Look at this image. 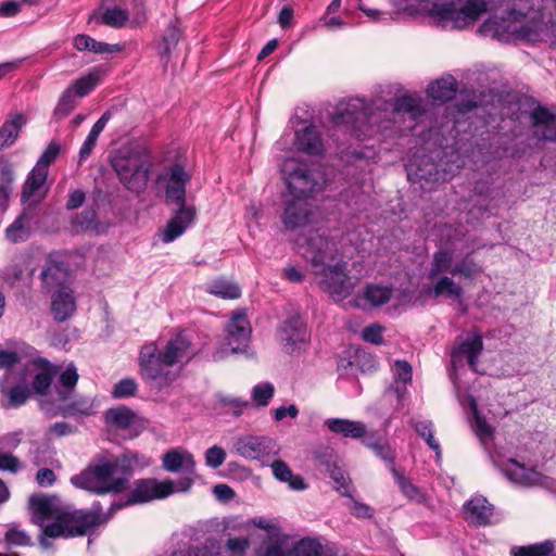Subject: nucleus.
Instances as JSON below:
<instances>
[{
    "instance_id": "obj_18",
    "label": "nucleus",
    "mask_w": 556,
    "mask_h": 556,
    "mask_svg": "<svg viewBox=\"0 0 556 556\" xmlns=\"http://www.w3.org/2000/svg\"><path fill=\"white\" fill-rule=\"evenodd\" d=\"M483 349L482 337L478 333L468 336L464 342L452 351V363L456 367L464 359H467L469 366L476 370L478 357Z\"/></svg>"
},
{
    "instance_id": "obj_10",
    "label": "nucleus",
    "mask_w": 556,
    "mask_h": 556,
    "mask_svg": "<svg viewBox=\"0 0 556 556\" xmlns=\"http://www.w3.org/2000/svg\"><path fill=\"white\" fill-rule=\"evenodd\" d=\"M277 336L281 349L288 354L302 351L309 341L306 323L298 314L290 316L280 324Z\"/></svg>"
},
{
    "instance_id": "obj_50",
    "label": "nucleus",
    "mask_w": 556,
    "mask_h": 556,
    "mask_svg": "<svg viewBox=\"0 0 556 556\" xmlns=\"http://www.w3.org/2000/svg\"><path fill=\"white\" fill-rule=\"evenodd\" d=\"M128 12L118 7L108 8L103 15L102 21L104 24L112 27H123L128 21Z\"/></svg>"
},
{
    "instance_id": "obj_57",
    "label": "nucleus",
    "mask_w": 556,
    "mask_h": 556,
    "mask_svg": "<svg viewBox=\"0 0 556 556\" xmlns=\"http://www.w3.org/2000/svg\"><path fill=\"white\" fill-rule=\"evenodd\" d=\"M42 527V535L48 538L67 536V526H65V514H62L55 522Z\"/></svg>"
},
{
    "instance_id": "obj_2",
    "label": "nucleus",
    "mask_w": 556,
    "mask_h": 556,
    "mask_svg": "<svg viewBox=\"0 0 556 556\" xmlns=\"http://www.w3.org/2000/svg\"><path fill=\"white\" fill-rule=\"evenodd\" d=\"M299 252L309 263L318 285L334 301H342L354 290L355 282L349 276L348 263L337 258V244L320 233H311L296 240Z\"/></svg>"
},
{
    "instance_id": "obj_30",
    "label": "nucleus",
    "mask_w": 556,
    "mask_h": 556,
    "mask_svg": "<svg viewBox=\"0 0 556 556\" xmlns=\"http://www.w3.org/2000/svg\"><path fill=\"white\" fill-rule=\"evenodd\" d=\"M545 30V25L541 20H526L520 15L518 40L528 42H536L542 38Z\"/></svg>"
},
{
    "instance_id": "obj_61",
    "label": "nucleus",
    "mask_w": 556,
    "mask_h": 556,
    "mask_svg": "<svg viewBox=\"0 0 556 556\" xmlns=\"http://www.w3.org/2000/svg\"><path fill=\"white\" fill-rule=\"evenodd\" d=\"M216 546L214 543H211L210 545H204L201 548L195 549H186V551H179L173 553L172 556H222V554L216 551Z\"/></svg>"
},
{
    "instance_id": "obj_34",
    "label": "nucleus",
    "mask_w": 556,
    "mask_h": 556,
    "mask_svg": "<svg viewBox=\"0 0 556 556\" xmlns=\"http://www.w3.org/2000/svg\"><path fill=\"white\" fill-rule=\"evenodd\" d=\"M74 47L79 51H91L98 54L111 53L117 51L115 46H110L104 42H99L87 35H77L74 38Z\"/></svg>"
},
{
    "instance_id": "obj_58",
    "label": "nucleus",
    "mask_w": 556,
    "mask_h": 556,
    "mask_svg": "<svg viewBox=\"0 0 556 556\" xmlns=\"http://www.w3.org/2000/svg\"><path fill=\"white\" fill-rule=\"evenodd\" d=\"M204 458L208 467L216 469L224 464L226 452L220 446L214 445L205 451Z\"/></svg>"
},
{
    "instance_id": "obj_47",
    "label": "nucleus",
    "mask_w": 556,
    "mask_h": 556,
    "mask_svg": "<svg viewBox=\"0 0 556 556\" xmlns=\"http://www.w3.org/2000/svg\"><path fill=\"white\" fill-rule=\"evenodd\" d=\"M275 393L274 384L270 382H262L253 387L251 396L257 406H267Z\"/></svg>"
},
{
    "instance_id": "obj_52",
    "label": "nucleus",
    "mask_w": 556,
    "mask_h": 556,
    "mask_svg": "<svg viewBox=\"0 0 556 556\" xmlns=\"http://www.w3.org/2000/svg\"><path fill=\"white\" fill-rule=\"evenodd\" d=\"M61 151V147L56 142H51L43 151L35 167L49 174V166L55 162Z\"/></svg>"
},
{
    "instance_id": "obj_37",
    "label": "nucleus",
    "mask_w": 556,
    "mask_h": 556,
    "mask_svg": "<svg viewBox=\"0 0 556 556\" xmlns=\"http://www.w3.org/2000/svg\"><path fill=\"white\" fill-rule=\"evenodd\" d=\"M392 288L381 285H368L363 292V299L371 306H380L389 302Z\"/></svg>"
},
{
    "instance_id": "obj_53",
    "label": "nucleus",
    "mask_w": 556,
    "mask_h": 556,
    "mask_svg": "<svg viewBox=\"0 0 556 556\" xmlns=\"http://www.w3.org/2000/svg\"><path fill=\"white\" fill-rule=\"evenodd\" d=\"M138 389L137 382L131 378L119 380L112 390V395L115 399H125L135 395Z\"/></svg>"
},
{
    "instance_id": "obj_28",
    "label": "nucleus",
    "mask_w": 556,
    "mask_h": 556,
    "mask_svg": "<svg viewBox=\"0 0 556 556\" xmlns=\"http://www.w3.org/2000/svg\"><path fill=\"white\" fill-rule=\"evenodd\" d=\"M26 119L22 114L10 116L0 127V150L14 144Z\"/></svg>"
},
{
    "instance_id": "obj_17",
    "label": "nucleus",
    "mask_w": 556,
    "mask_h": 556,
    "mask_svg": "<svg viewBox=\"0 0 556 556\" xmlns=\"http://www.w3.org/2000/svg\"><path fill=\"white\" fill-rule=\"evenodd\" d=\"M162 467L168 472L195 473L194 456L184 448H170L162 456Z\"/></svg>"
},
{
    "instance_id": "obj_33",
    "label": "nucleus",
    "mask_w": 556,
    "mask_h": 556,
    "mask_svg": "<svg viewBox=\"0 0 556 556\" xmlns=\"http://www.w3.org/2000/svg\"><path fill=\"white\" fill-rule=\"evenodd\" d=\"M453 253L447 250H440L433 254L431 267L428 273L430 279H434L444 273H451Z\"/></svg>"
},
{
    "instance_id": "obj_56",
    "label": "nucleus",
    "mask_w": 556,
    "mask_h": 556,
    "mask_svg": "<svg viewBox=\"0 0 556 556\" xmlns=\"http://www.w3.org/2000/svg\"><path fill=\"white\" fill-rule=\"evenodd\" d=\"M5 542L15 546H27L30 544V536L16 525H12L5 533Z\"/></svg>"
},
{
    "instance_id": "obj_35",
    "label": "nucleus",
    "mask_w": 556,
    "mask_h": 556,
    "mask_svg": "<svg viewBox=\"0 0 556 556\" xmlns=\"http://www.w3.org/2000/svg\"><path fill=\"white\" fill-rule=\"evenodd\" d=\"M554 548V542L544 541L527 546H514L510 549V556H552Z\"/></svg>"
},
{
    "instance_id": "obj_64",
    "label": "nucleus",
    "mask_w": 556,
    "mask_h": 556,
    "mask_svg": "<svg viewBox=\"0 0 556 556\" xmlns=\"http://www.w3.org/2000/svg\"><path fill=\"white\" fill-rule=\"evenodd\" d=\"M394 377L404 384L412 381V367L406 361H396L394 364Z\"/></svg>"
},
{
    "instance_id": "obj_23",
    "label": "nucleus",
    "mask_w": 556,
    "mask_h": 556,
    "mask_svg": "<svg viewBox=\"0 0 556 556\" xmlns=\"http://www.w3.org/2000/svg\"><path fill=\"white\" fill-rule=\"evenodd\" d=\"M76 309V301L72 290L61 289L52 296L51 312L56 321L67 320Z\"/></svg>"
},
{
    "instance_id": "obj_8",
    "label": "nucleus",
    "mask_w": 556,
    "mask_h": 556,
    "mask_svg": "<svg viewBox=\"0 0 556 556\" xmlns=\"http://www.w3.org/2000/svg\"><path fill=\"white\" fill-rule=\"evenodd\" d=\"M485 0H451L434 3L430 16L444 28L464 29L486 12Z\"/></svg>"
},
{
    "instance_id": "obj_46",
    "label": "nucleus",
    "mask_w": 556,
    "mask_h": 556,
    "mask_svg": "<svg viewBox=\"0 0 556 556\" xmlns=\"http://www.w3.org/2000/svg\"><path fill=\"white\" fill-rule=\"evenodd\" d=\"M415 431L422 437L428 446L435 452L437 458L441 457V446L433 437V425L429 420H420L414 424Z\"/></svg>"
},
{
    "instance_id": "obj_43",
    "label": "nucleus",
    "mask_w": 556,
    "mask_h": 556,
    "mask_svg": "<svg viewBox=\"0 0 556 556\" xmlns=\"http://www.w3.org/2000/svg\"><path fill=\"white\" fill-rule=\"evenodd\" d=\"M28 503L34 513L35 521L42 526V522L51 517L52 508L50 501L43 495H31Z\"/></svg>"
},
{
    "instance_id": "obj_55",
    "label": "nucleus",
    "mask_w": 556,
    "mask_h": 556,
    "mask_svg": "<svg viewBox=\"0 0 556 556\" xmlns=\"http://www.w3.org/2000/svg\"><path fill=\"white\" fill-rule=\"evenodd\" d=\"M219 402L223 407L227 408L236 417L241 416L243 410L252 405L248 400L232 396H222Z\"/></svg>"
},
{
    "instance_id": "obj_51",
    "label": "nucleus",
    "mask_w": 556,
    "mask_h": 556,
    "mask_svg": "<svg viewBox=\"0 0 556 556\" xmlns=\"http://www.w3.org/2000/svg\"><path fill=\"white\" fill-rule=\"evenodd\" d=\"M480 271V266L472 258L466 256L452 268L451 274L453 276L459 275L464 278H473Z\"/></svg>"
},
{
    "instance_id": "obj_38",
    "label": "nucleus",
    "mask_w": 556,
    "mask_h": 556,
    "mask_svg": "<svg viewBox=\"0 0 556 556\" xmlns=\"http://www.w3.org/2000/svg\"><path fill=\"white\" fill-rule=\"evenodd\" d=\"M100 81V74L91 72L71 84L67 89H72V93L76 98H83L89 94Z\"/></svg>"
},
{
    "instance_id": "obj_5",
    "label": "nucleus",
    "mask_w": 556,
    "mask_h": 556,
    "mask_svg": "<svg viewBox=\"0 0 556 556\" xmlns=\"http://www.w3.org/2000/svg\"><path fill=\"white\" fill-rule=\"evenodd\" d=\"M132 473L129 462L119 457H97L86 469L71 477V483L98 495L127 489Z\"/></svg>"
},
{
    "instance_id": "obj_60",
    "label": "nucleus",
    "mask_w": 556,
    "mask_h": 556,
    "mask_svg": "<svg viewBox=\"0 0 556 556\" xmlns=\"http://www.w3.org/2000/svg\"><path fill=\"white\" fill-rule=\"evenodd\" d=\"M28 396V388L26 386L17 384L8 391L9 406H21L27 401Z\"/></svg>"
},
{
    "instance_id": "obj_31",
    "label": "nucleus",
    "mask_w": 556,
    "mask_h": 556,
    "mask_svg": "<svg viewBox=\"0 0 556 556\" xmlns=\"http://www.w3.org/2000/svg\"><path fill=\"white\" fill-rule=\"evenodd\" d=\"M63 416H91L96 413L94 401L89 396H79L60 407Z\"/></svg>"
},
{
    "instance_id": "obj_45",
    "label": "nucleus",
    "mask_w": 556,
    "mask_h": 556,
    "mask_svg": "<svg viewBox=\"0 0 556 556\" xmlns=\"http://www.w3.org/2000/svg\"><path fill=\"white\" fill-rule=\"evenodd\" d=\"M77 98L72 93V89H65L61 94L58 104L53 111V117L63 119L77 106Z\"/></svg>"
},
{
    "instance_id": "obj_25",
    "label": "nucleus",
    "mask_w": 556,
    "mask_h": 556,
    "mask_svg": "<svg viewBox=\"0 0 556 556\" xmlns=\"http://www.w3.org/2000/svg\"><path fill=\"white\" fill-rule=\"evenodd\" d=\"M362 443L371 450L377 457L389 464V468L395 467L396 453L395 448L384 439L377 435L376 432L365 434Z\"/></svg>"
},
{
    "instance_id": "obj_3",
    "label": "nucleus",
    "mask_w": 556,
    "mask_h": 556,
    "mask_svg": "<svg viewBox=\"0 0 556 556\" xmlns=\"http://www.w3.org/2000/svg\"><path fill=\"white\" fill-rule=\"evenodd\" d=\"M195 354L192 340L185 331L172 337L162 349L155 342L147 343L138 357L141 378L157 390L169 387Z\"/></svg>"
},
{
    "instance_id": "obj_29",
    "label": "nucleus",
    "mask_w": 556,
    "mask_h": 556,
    "mask_svg": "<svg viewBox=\"0 0 556 556\" xmlns=\"http://www.w3.org/2000/svg\"><path fill=\"white\" fill-rule=\"evenodd\" d=\"M275 478L281 482H286L292 490L301 491L306 489L303 478L299 475H293L290 467L286 462L276 459L270 465Z\"/></svg>"
},
{
    "instance_id": "obj_15",
    "label": "nucleus",
    "mask_w": 556,
    "mask_h": 556,
    "mask_svg": "<svg viewBox=\"0 0 556 556\" xmlns=\"http://www.w3.org/2000/svg\"><path fill=\"white\" fill-rule=\"evenodd\" d=\"M227 345L235 353L241 352L248 345L251 327L244 312H235L227 327Z\"/></svg>"
},
{
    "instance_id": "obj_39",
    "label": "nucleus",
    "mask_w": 556,
    "mask_h": 556,
    "mask_svg": "<svg viewBox=\"0 0 556 556\" xmlns=\"http://www.w3.org/2000/svg\"><path fill=\"white\" fill-rule=\"evenodd\" d=\"M429 293L435 298L446 294L447 296L458 299L463 294V289L452 278L447 276H441L434 286L430 289Z\"/></svg>"
},
{
    "instance_id": "obj_48",
    "label": "nucleus",
    "mask_w": 556,
    "mask_h": 556,
    "mask_svg": "<svg viewBox=\"0 0 556 556\" xmlns=\"http://www.w3.org/2000/svg\"><path fill=\"white\" fill-rule=\"evenodd\" d=\"M471 428L481 443L485 444L493 437V428L488 424L484 417L480 416L476 406L473 407V422Z\"/></svg>"
},
{
    "instance_id": "obj_44",
    "label": "nucleus",
    "mask_w": 556,
    "mask_h": 556,
    "mask_svg": "<svg viewBox=\"0 0 556 556\" xmlns=\"http://www.w3.org/2000/svg\"><path fill=\"white\" fill-rule=\"evenodd\" d=\"M321 553L323 546L317 540L305 538L294 544L288 556H321Z\"/></svg>"
},
{
    "instance_id": "obj_24",
    "label": "nucleus",
    "mask_w": 556,
    "mask_h": 556,
    "mask_svg": "<svg viewBox=\"0 0 556 556\" xmlns=\"http://www.w3.org/2000/svg\"><path fill=\"white\" fill-rule=\"evenodd\" d=\"M329 431L350 439H363L366 434V426L362 421L344 418H329L325 421Z\"/></svg>"
},
{
    "instance_id": "obj_26",
    "label": "nucleus",
    "mask_w": 556,
    "mask_h": 556,
    "mask_svg": "<svg viewBox=\"0 0 556 556\" xmlns=\"http://www.w3.org/2000/svg\"><path fill=\"white\" fill-rule=\"evenodd\" d=\"M531 119L536 128H541L542 132L540 138L542 140L556 141V117L545 108H536L532 114Z\"/></svg>"
},
{
    "instance_id": "obj_59",
    "label": "nucleus",
    "mask_w": 556,
    "mask_h": 556,
    "mask_svg": "<svg viewBox=\"0 0 556 556\" xmlns=\"http://www.w3.org/2000/svg\"><path fill=\"white\" fill-rule=\"evenodd\" d=\"M14 169L12 163L4 156H0V186L7 187V189H13L14 182Z\"/></svg>"
},
{
    "instance_id": "obj_36",
    "label": "nucleus",
    "mask_w": 556,
    "mask_h": 556,
    "mask_svg": "<svg viewBox=\"0 0 556 556\" xmlns=\"http://www.w3.org/2000/svg\"><path fill=\"white\" fill-rule=\"evenodd\" d=\"M36 350L27 344H22L16 351L0 350V368H11L20 363L23 356L33 358Z\"/></svg>"
},
{
    "instance_id": "obj_19",
    "label": "nucleus",
    "mask_w": 556,
    "mask_h": 556,
    "mask_svg": "<svg viewBox=\"0 0 556 556\" xmlns=\"http://www.w3.org/2000/svg\"><path fill=\"white\" fill-rule=\"evenodd\" d=\"M36 213L31 206H27L16 219L5 229V238L12 243L26 241L31 233Z\"/></svg>"
},
{
    "instance_id": "obj_12",
    "label": "nucleus",
    "mask_w": 556,
    "mask_h": 556,
    "mask_svg": "<svg viewBox=\"0 0 556 556\" xmlns=\"http://www.w3.org/2000/svg\"><path fill=\"white\" fill-rule=\"evenodd\" d=\"M173 494V485L154 478L140 479L129 492L127 504H141L165 498Z\"/></svg>"
},
{
    "instance_id": "obj_27",
    "label": "nucleus",
    "mask_w": 556,
    "mask_h": 556,
    "mask_svg": "<svg viewBox=\"0 0 556 556\" xmlns=\"http://www.w3.org/2000/svg\"><path fill=\"white\" fill-rule=\"evenodd\" d=\"M457 91V83L451 75L443 76L431 83L427 88L428 97L433 101L444 103L454 98Z\"/></svg>"
},
{
    "instance_id": "obj_41",
    "label": "nucleus",
    "mask_w": 556,
    "mask_h": 556,
    "mask_svg": "<svg viewBox=\"0 0 556 556\" xmlns=\"http://www.w3.org/2000/svg\"><path fill=\"white\" fill-rule=\"evenodd\" d=\"M210 293L224 299H238L241 290L238 285L226 279H216L207 287Z\"/></svg>"
},
{
    "instance_id": "obj_54",
    "label": "nucleus",
    "mask_w": 556,
    "mask_h": 556,
    "mask_svg": "<svg viewBox=\"0 0 556 556\" xmlns=\"http://www.w3.org/2000/svg\"><path fill=\"white\" fill-rule=\"evenodd\" d=\"M73 227L76 230H91L96 226V212L91 208L84 210L73 218Z\"/></svg>"
},
{
    "instance_id": "obj_16",
    "label": "nucleus",
    "mask_w": 556,
    "mask_h": 556,
    "mask_svg": "<svg viewBox=\"0 0 556 556\" xmlns=\"http://www.w3.org/2000/svg\"><path fill=\"white\" fill-rule=\"evenodd\" d=\"M466 521L476 527H486L493 523L494 506L483 496H475L463 506Z\"/></svg>"
},
{
    "instance_id": "obj_11",
    "label": "nucleus",
    "mask_w": 556,
    "mask_h": 556,
    "mask_svg": "<svg viewBox=\"0 0 556 556\" xmlns=\"http://www.w3.org/2000/svg\"><path fill=\"white\" fill-rule=\"evenodd\" d=\"M64 514L67 536L84 535L88 531L105 523L109 519V516L102 514L96 505L91 509H80Z\"/></svg>"
},
{
    "instance_id": "obj_62",
    "label": "nucleus",
    "mask_w": 556,
    "mask_h": 556,
    "mask_svg": "<svg viewBox=\"0 0 556 556\" xmlns=\"http://www.w3.org/2000/svg\"><path fill=\"white\" fill-rule=\"evenodd\" d=\"M20 469L21 462L17 457L0 451V470L16 473Z\"/></svg>"
},
{
    "instance_id": "obj_42",
    "label": "nucleus",
    "mask_w": 556,
    "mask_h": 556,
    "mask_svg": "<svg viewBox=\"0 0 556 556\" xmlns=\"http://www.w3.org/2000/svg\"><path fill=\"white\" fill-rule=\"evenodd\" d=\"M181 36V30L178 24L170 23L165 30L162 42L157 47L159 54L162 56H169L170 52L176 48Z\"/></svg>"
},
{
    "instance_id": "obj_21",
    "label": "nucleus",
    "mask_w": 556,
    "mask_h": 556,
    "mask_svg": "<svg viewBox=\"0 0 556 556\" xmlns=\"http://www.w3.org/2000/svg\"><path fill=\"white\" fill-rule=\"evenodd\" d=\"M295 147L308 155H321L325 151L324 142L317 128L305 126L295 132Z\"/></svg>"
},
{
    "instance_id": "obj_9",
    "label": "nucleus",
    "mask_w": 556,
    "mask_h": 556,
    "mask_svg": "<svg viewBox=\"0 0 556 556\" xmlns=\"http://www.w3.org/2000/svg\"><path fill=\"white\" fill-rule=\"evenodd\" d=\"M233 451L241 457L250 460L265 462L278 455V443L266 435L245 434L233 441Z\"/></svg>"
},
{
    "instance_id": "obj_4",
    "label": "nucleus",
    "mask_w": 556,
    "mask_h": 556,
    "mask_svg": "<svg viewBox=\"0 0 556 556\" xmlns=\"http://www.w3.org/2000/svg\"><path fill=\"white\" fill-rule=\"evenodd\" d=\"M281 174L292 195L286 203L282 223L290 230L306 227L315 218L308 195L316 190L317 184L307 165L293 157L283 161Z\"/></svg>"
},
{
    "instance_id": "obj_20",
    "label": "nucleus",
    "mask_w": 556,
    "mask_h": 556,
    "mask_svg": "<svg viewBox=\"0 0 556 556\" xmlns=\"http://www.w3.org/2000/svg\"><path fill=\"white\" fill-rule=\"evenodd\" d=\"M48 178V173L34 167L28 174L22 190V202L23 204L28 203L30 206L33 203H38L45 198L46 191L43 190L45 184Z\"/></svg>"
},
{
    "instance_id": "obj_40",
    "label": "nucleus",
    "mask_w": 556,
    "mask_h": 556,
    "mask_svg": "<svg viewBox=\"0 0 556 556\" xmlns=\"http://www.w3.org/2000/svg\"><path fill=\"white\" fill-rule=\"evenodd\" d=\"M134 420V412L125 406L111 408L106 413V421L117 429H127Z\"/></svg>"
},
{
    "instance_id": "obj_49",
    "label": "nucleus",
    "mask_w": 556,
    "mask_h": 556,
    "mask_svg": "<svg viewBox=\"0 0 556 556\" xmlns=\"http://www.w3.org/2000/svg\"><path fill=\"white\" fill-rule=\"evenodd\" d=\"M58 374V367L56 366H49L48 372H40L35 376L33 381V388L34 390L41 395H45L49 392L51 383H52V377L56 376Z\"/></svg>"
},
{
    "instance_id": "obj_6",
    "label": "nucleus",
    "mask_w": 556,
    "mask_h": 556,
    "mask_svg": "<svg viewBox=\"0 0 556 556\" xmlns=\"http://www.w3.org/2000/svg\"><path fill=\"white\" fill-rule=\"evenodd\" d=\"M189 180L190 176L182 166L175 164L169 167L165 190L166 200L175 203L178 208L162 232V240L165 243L176 240L195 220L197 210L194 205L186 204V185Z\"/></svg>"
},
{
    "instance_id": "obj_63",
    "label": "nucleus",
    "mask_w": 556,
    "mask_h": 556,
    "mask_svg": "<svg viewBox=\"0 0 556 556\" xmlns=\"http://www.w3.org/2000/svg\"><path fill=\"white\" fill-rule=\"evenodd\" d=\"M382 331L383 328L378 325L374 324L370 326H367L362 331V337L365 341L374 343V344H380L382 343Z\"/></svg>"
},
{
    "instance_id": "obj_1",
    "label": "nucleus",
    "mask_w": 556,
    "mask_h": 556,
    "mask_svg": "<svg viewBox=\"0 0 556 556\" xmlns=\"http://www.w3.org/2000/svg\"><path fill=\"white\" fill-rule=\"evenodd\" d=\"M424 112L422 99L418 94H404L394 103L382 99L366 103L364 99L353 98L337 105L332 122L336 126L344 127L359 140H364L376 129H387L390 123H395L405 115L413 122L408 128H413Z\"/></svg>"
},
{
    "instance_id": "obj_13",
    "label": "nucleus",
    "mask_w": 556,
    "mask_h": 556,
    "mask_svg": "<svg viewBox=\"0 0 556 556\" xmlns=\"http://www.w3.org/2000/svg\"><path fill=\"white\" fill-rule=\"evenodd\" d=\"M519 18L516 14L490 17L479 27V33L504 42L518 40Z\"/></svg>"
},
{
    "instance_id": "obj_32",
    "label": "nucleus",
    "mask_w": 556,
    "mask_h": 556,
    "mask_svg": "<svg viewBox=\"0 0 556 556\" xmlns=\"http://www.w3.org/2000/svg\"><path fill=\"white\" fill-rule=\"evenodd\" d=\"M391 473L395 479L401 492L409 501L421 503L425 501V494L417 485L413 484L410 480L404 477L395 467L391 468Z\"/></svg>"
},
{
    "instance_id": "obj_7",
    "label": "nucleus",
    "mask_w": 556,
    "mask_h": 556,
    "mask_svg": "<svg viewBox=\"0 0 556 556\" xmlns=\"http://www.w3.org/2000/svg\"><path fill=\"white\" fill-rule=\"evenodd\" d=\"M110 162L119 182L127 190L139 193L146 189L152 163L144 151L122 147L112 153Z\"/></svg>"
},
{
    "instance_id": "obj_14",
    "label": "nucleus",
    "mask_w": 556,
    "mask_h": 556,
    "mask_svg": "<svg viewBox=\"0 0 556 556\" xmlns=\"http://www.w3.org/2000/svg\"><path fill=\"white\" fill-rule=\"evenodd\" d=\"M503 475L519 486L544 485L546 477L534 469L526 467L515 459H508L501 468Z\"/></svg>"
},
{
    "instance_id": "obj_22",
    "label": "nucleus",
    "mask_w": 556,
    "mask_h": 556,
    "mask_svg": "<svg viewBox=\"0 0 556 556\" xmlns=\"http://www.w3.org/2000/svg\"><path fill=\"white\" fill-rule=\"evenodd\" d=\"M56 367L58 374L55 376L56 381L54 388L59 401L65 402L71 397L79 379V375L77 372L76 366L73 363L66 365V367L63 370H61V367Z\"/></svg>"
}]
</instances>
